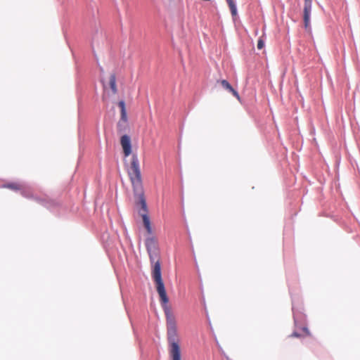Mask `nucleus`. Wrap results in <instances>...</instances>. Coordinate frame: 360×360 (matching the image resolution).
<instances>
[{"mask_svg": "<svg viewBox=\"0 0 360 360\" xmlns=\"http://www.w3.org/2000/svg\"><path fill=\"white\" fill-rule=\"evenodd\" d=\"M146 247L152 264V277L155 283L156 290L160 296V301L166 318L169 355L172 360H181L176 319L172 309L167 305L169 298L162 279L160 252L157 239L155 237L147 238L146 240Z\"/></svg>", "mask_w": 360, "mask_h": 360, "instance_id": "f257e3e1", "label": "nucleus"}, {"mask_svg": "<svg viewBox=\"0 0 360 360\" xmlns=\"http://www.w3.org/2000/svg\"><path fill=\"white\" fill-rule=\"evenodd\" d=\"M131 184L133 187L134 195L140 200L143 208H146V203L144 198V192L142 183L141 169L138 158L134 155L131 158V165L127 170Z\"/></svg>", "mask_w": 360, "mask_h": 360, "instance_id": "f03ea898", "label": "nucleus"}, {"mask_svg": "<svg viewBox=\"0 0 360 360\" xmlns=\"http://www.w3.org/2000/svg\"><path fill=\"white\" fill-rule=\"evenodd\" d=\"M312 0H304L303 20L306 30H310V15L311 11Z\"/></svg>", "mask_w": 360, "mask_h": 360, "instance_id": "7ed1b4c3", "label": "nucleus"}, {"mask_svg": "<svg viewBox=\"0 0 360 360\" xmlns=\"http://www.w3.org/2000/svg\"><path fill=\"white\" fill-rule=\"evenodd\" d=\"M120 143L123 148L124 155L126 157L129 156L131 153L130 138L127 135H123L121 137Z\"/></svg>", "mask_w": 360, "mask_h": 360, "instance_id": "20e7f679", "label": "nucleus"}, {"mask_svg": "<svg viewBox=\"0 0 360 360\" xmlns=\"http://www.w3.org/2000/svg\"><path fill=\"white\" fill-rule=\"evenodd\" d=\"M217 82L219 83L224 89L231 93L233 95V96H235L238 101L240 100V97L238 93L232 87V86L227 80L221 79L218 80Z\"/></svg>", "mask_w": 360, "mask_h": 360, "instance_id": "39448f33", "label": "nucleus"}, {"mask_svg": "<svg viewBox=\"0 0 360 360\" xmlns=\"http://www.w3.org/2000/svg\"><path fill=\"white\" fill-rule=\"evenodd\" d=\"M142 219H143V226H144L145 229H146L147 233L150 235L152 234L153 229L151 226L149 217L147 214H143Z\"/></svg>", "mask_w": 360, "mask_h": 360, "instance_id": "423d86ee", "label": "nucleus"}, {"mask_svg": "<svg viewBox=\"0 0 360 360\" xmlns=\"http://www.w3.org/2000/svg\"><path fill=\"white\" fill-rule=\"evenodd\" d=\"M3 188H8L13 191H20L22 189L23 186L22 184L17 182H11L8 184H4L2 186Z\"/></svg>", "mask_w": 360, "mask_h": 360, "instance_id": "0eeeda50", "label": "nucleus"}, {"mask_svg": "<svg viewBox=\"0 0 360 360\" xmlns=\"http://www.w3.org/2000/svg\"><path fill=\"white\" fill-rule=\"evenodd\" d=\"M108 82L112 92L116 94L117 92V89L116 86V79L115 75H111L109 77Z\"/></svg>", "mask_w": 360, "mask_h": 360, "instance_id": "6e6552de", "label": "nucleus"}, {"mask_svg": "<svg viewBox=\"0 0 360 360\" xmlns=\"http://www.w3.org/2000/svg\"><path fill=\"white\" fill-rule=\"evenodd\" d=\"M231 10V15L236 16L237 15V8L233 0H226Z\"/></svg>", "mask_w": 360, "mask_h": 360, "instance_id": "1a4fd4ad", "label": "nucleus"}, {"mask_svg": "<svg viewBox=\"0 0 360 360\" xmlns=\"http://www.w3.org/2000/svg\"><path fill=\"white\" fill-rule=\"evenodd\" d=\"M264 46V43L262 39H259L258 41H257V49H262Z\"/></svg>", "mask_w": 360, "mask_h": 360, "instance_id": "9d476101", "label": "nucleus"}, {"mask_svg": "<svg viewBox=\"0 0 360 360\" xmlns=\"http://www.w3.org/2000/svg\"><path fill=\"white\" fill-rule=\"evenodd\" d=\"M118 105L120 108L121 111L126 110V109H125V103H124V101H120L118 103Z\"/></svg>", "mask_w": 360, "mask_h": 360, "instance_id": "9b49d317", "label": "nucleus"}, {"mask_svg": "<svg viewBox=\"0 0 360 360\" xmlns=\"http://www.w3.org/2000/svg\"><path fill=\"white\" fill-rule=\"evenodd\" d=\"M121 119L124 121H127V112L126 110L121 111Z\"/></svg>", "mask_w": 360, "mask_h": 360, "instance_id": "f8f14e48", "label": "nucleus"}, {"mask_svg": "<svg viewBox=\"0 0 360 360\" xmlns=\"http://www.w3.org/2000/svg\"><path fill=\"white\" fill-rule=\"evenodd\" d=\"M303 330L305 332V333L307 335H309L310 333L308 330V329L307 328H303Z\"/></svg>", "mask_w": 360, "mask_h": 360, "instance_id": "ddd939ff", "label": "nucleus"}, {"mask_svg": "<svg viewBox=\"0 0 360 360\" xmlns=\"http://www.w3.org/2000/svg\"><path fill=\"white\" fill-rule=\"evenodd\" d=\"M292 337H300V335L297 334V333H293L292 335H291Z\"/></svg>", "mask_w": 360, "mask_h": 360, "instance_id": "4468645a", "label": "nucleus"}, {"mask_svg": "<svg viewBox=\"0 0 360 360\" xmlns=\"http://www.w3.org/2000/svg\"><path fill=\"white\" fill-rule=\"evenodd\" d=\"M22 195H24V197H27V195L24 193H22Z\"/></svg>", "mask_w": 360, "mask_h": 360, "instance_id": "2eb2a0df", "label": "nucleus"}]
</instances>
